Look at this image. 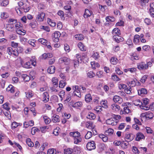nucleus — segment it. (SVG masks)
Masks as SVG:
<instances>
[{
  "label": "nucleus",
  "mask_w": 154,
  "mask_h": 154,
  "mask_svg": "<svg viewBox=\"0 0 154 154\" xmlns=\"http://www.w3.org/2000/svg\"><path fill=\"white\" fill-rule=\"evenodd\" d=\"M61 63H64L65 64L68 65L70 63V59L66 57H62L60 59Z\"/></svg>",
  "instance_id": "nucleus-12"
},
{
  "label": "nucleus",
  "mask_w": 154,
  "mask_h": 154,
  "mask_svg": "<svg viewBox=\"0 0 154 154\" xmlns=\"http://www.w3.org/2000/svg\"><path fill=\"white\" fill-rule=\"evenodd\" d=\"M110 61L112 64L115 65L117 63L118 60L117 58L116 57H113L111 58Z\"/></svg>",
  "instance_id": "nucleus-53"
},
{
  "label": "nucleus",
  "mask_w": 154,
  "mask_h": 154,
  "mask_svg": "<svg viewBox=\"0 0 154 154\" xmlns=\"http://www.w3.org/2000/svg\"><path fill=\"white\" fill-rule=\"evenodd\" d=\"M92 14V11L89 10L88 9H85L84 14L83 15V17L85 18H87L88 17H90Z\"/></svg>",
  "instance_id": "nucleus-19"
},
{
  "label": "nucleus",
  "mask_w": 154,
  "mask_h": 154,
  "mask_svg": "<svg viewBox=\"0 0 154 154\" xmlns=\"http://www.w3.org/2000/svg\"><path fill=\"white\" fill-rule=\"evenodd\" d=\"M134 137V135L132 133H127L125 136V141L128 142H130L132 140Z\"/></svg>",
  "instance_id": "nucleus-8"
},
{
  "label": "nucleus",
  "mask_w": 154,
  "mask_h": 154,
  "mask_svg": "<svg viewBox=\"0 0 154 154\" xmlns=\"http://www.w3.org/2000/svg\"><path fill=\"white\" fill-rule=\"evenodd\" d=\"M40 131V130L38 128L35 127H32L31 130V133L32 135H34L35 134L36 132H38Z\"/></svg>",
  "instance_id": "nucleus-57"
},
{
  "label": "nucleus",
  "mask_w": 154,
  "mask_h": 154,
  "mask_svg": "<svg viewBox=\"0 0 154 154\" xmlns=\"http://www.w3.org/2000/svg\"><path fill=\"white\" fill-rule=\"evenodd\" d=\"M96 117V115L93 113L89 112H88V116L87 117V118L90 120H94Z\"/></svg>",
  "instance_id": "nucleus-30"
},
{
  "label": "nucleus",
  "mask_w": 154,
  "mask_h": 154,
  "mask_svg": "<svg viewBox=\"0 0 154 154\" xmlns=\"http://www.w3.org/2000/svg\"><path fill=\"white\" fill-rule=\"evenodd\" d=\"M78 47L81 51H85L86 50L85 46L82 42H79L78 44Z\"/></svg>",
  "instance_id": "nucleus-45"
},
{
  "label": "nucleus",
  "mask_w": 154,
  "mask_h": 154,
  "mask_svg": "<svg viewBox=\"0 0 154 154\" xmlns=\"http://www.w3.org/2000/svg\"><path fill=\"white\" fill-rule=\"evenodd\" d=\"M18 4L19 7L22 6V8L25 12H28L30 9L28 0H21L18 2Z\"/></svg>",
  "instance_id": "nucleus-2"
},
{
  "label": "nucleus",
  "mask_w": 154,
  "mask_h": 154,
  "mask_svg": "<svg viewBox=\"0 0 154 154\" xmlns=\"http://www.w3.org/2000/svg\"><path fill=\"white\" fill-rule=\"evenodd\" d=\"M6 91L11 93H14L15 91V88L12 85H9L6 88Z\"/></svg>",
  "instance_id": "nucleus-28"
},
{
  "label": "nucleus",
  "mask_w": 154,
  "mask_h": 154,
  "mask_svg": "<svg viewBox=\"0 0 154 154\" xmlns=\"http://www.w3.org/2000/svg\"><path fill=\"white\" fill-rule=\"evenodd\" d=\"M92 57L96 60H97L100 57L99 53L97 52H94Z\"/></svg>",
  "instance_id": "nucleus-55"
},
{
  "label": "nucleus",
  "mask_w": 154,
  "mask_h": 154,
  "mask_svg": "<svg viewBox=\"0 0 154 154\" xmlns=\"http://www.w3.org/2000/svg\"><path fill=\"white\" fill-rule=\"evenodd\" d=\"M43 119L45 123L46 124H49L51 121V119L47 116H44L43 117Z\"/></svg>",
  "instance_id": "nucleus-52"
},
{
  "label": "nucleus",
  "mask_w": 154,
  "mask_h": 154,
  "mask_svg": "<svg viewBox=\"0 0 154 154\" xmlns=\"http://www.w3.org/2000/svg\"><path fill=\"white\" fill-rule=\"evenodd\" d=\"M145 136L143 134L140 132L137 133L136 135L135 140L136 141H139L142 140H144Z\"/></svg>",
  "instance_id": "nucleus-9"
},
{
  "label": "nucleus",
  "mask_w": 154,
  "mask_h": 154,
  "mask_svg": "<svg viewBox=\"0 0 154 154\" xmlns=\"http://www.w3.org/2000/svg\"><path fill=\"white\" fill-rule=\"evenodd\" d=\"M86 148L88 150L90 151L95 149L96 148L95 142L93 140L88 142L86 145Z\"/></svg>",
  "instance_id": "nucleus-6"
},
{
  "label": "nucleus",
  "mask_w": 154,
  "mask_h": 154,
  "mask_svg": "<svg viewBox=\"0 0 154 154\" xmlns=\"http://www.w3.org/2000/svg\"><path fill=\"white\" fill-rule=\"evenodd\" d=\"M9 17L8 13L6 12H2L1 13V17L3 19H6Z\"/></svg>",
  "instance_id": "nucleus-62"
},
{
  "label": "nucleus",
  "mask_w": 154,
  "mask_h": 154,
  "mask_svg": "<svg viewBox=\"0 0 154 154\" xmlns=\"http://www.w3.org/2000/svg\"><path fill=\"white\" fill-rule=\"evenodd\" d=\"M69 135L73 138L79 137L81 136L80 133L78 131L70 132L69 133Z\"/></svg>",
  "instance_id": "nucleus-23"
},
{
  "label": "nucleus",
  "mask_w": 154,
  "mask_h": 154,
  "mask_svg": "<svg viewBox=\"0 0 154 154\" xmlns=\"http://www.w3.org/2000/svg\"><path fill=\"white\" fill-rule=\"evenodd\" d=\"M72 88L73 91V93L75 96L80 97L81 94L79 89V87L78 85H74L72 86Z\"/></svg>",
  "instance_id": "nucleus-5"
},
{
  "label": "nucleus",
  "mask_w": 154,
  "mask_h": 154,
  "mask_svg": "<svg viewBox=\"0 0 154 154\" xmlns=\"http://www.w3.org/2000/svg\"><path fill=\"white\" fill-rule=\"evenodd\" d=\"M87 76L89 78H93L95 76V74L92 71H90L87 73Z\"/></svg>",
  "instance_id": "nucleus-56"
},
{
  "label": "nucleus",
  "mask_w": 154,
  "mask_h": 154,
  "mask_svg": "<svg viewBox=\"0 0 154 154\" xmlns=\"http://www.w3.org/2000/svg\"><path fill=\"white\" fill-rule=\"evenodd\" d=\"M82 105V103L81 102L78 101L72 104V106L74 108H78L79 107H81Z\"/></svg>",
  "instance_id": "nucleus-34"
},
{
  "label": "nucleus",
  "mask_w": 154,
  "mask_h": 154,
  "mask_svg": "<svg viewBox=\"0 0 154 154\" xmlns=\"http://www.w3.org/2000/svg\"><path fill=\"white\" fill-rule=\"evenodd\" d=\"M111 108L114 112H118L120 109V106L116 103L112 104Z\"/></svg>",
  "instance_id": "nucleus-15"
},
{
  "label": "nucleus",
  "mask_w": 154,
  "mask_h": 154,
  "mask_svg": "<svg viewBox=\"0 0 154 154\" xmlns=\"http://www.w3.org/2000/svg\"><path fill=\"white\" fill-rule=\"evenodd\" d=\"M91 65L92 69H96V67L98 68L100 66L98 63H95L94 62H91Z\"/></svg>",
  "instance_id": "nucleus-47"
},
{
  "label": "nucleus",
  "mask_w": 154,
  "mask_h": 154,
  "mask_svg": "<svg viewBox=\"0 0 154 154\" xmlns=\"http://www.w3.org/2000/svg\"><path fill=\"white\" fill-rule=\"evenodd\" d=\"M66 82L65 80H61L60 81L59 84V87L61 88H63L66 85Z\"/></svg>",
  "instance_id": "nucleus-54"
},
{
  "label": "nucleus",
  "mask_w": 154,
  "mask_h": 154,
  "mask_svg": "<svg viewBox=\"0 0 154 154\" xmlns=\"http://www.w3.org/2000/svg\"><path fill=\"white\" fill-rule=\"evenodd\" d=\"M57 14L60 17L62 20H64L65 19L64 12L62 10H59L57 13Z\"/></svg>",
  "instance_id": "nucleus-40"
},
{
  "label": "nucleus",
  "mask_w": 154,
  "mask_h": 154,
  "mask_svg": "<svg viewBox=\"0 0 154 154\" xmlns=\"http://www.w3.org/2000/svg\"><path fill=\"white\" fill-rule=\"evenodd\" d=\"M26 142L28 146L30 147H32L34 146V143L31 141V139L29 138L26 139Z\"/></svg>",
  "instance_id": "nucleus-36"
},
{
  "label": "nucleus",
  "mask_w": 154,
  "mask_h": 154,
  "mask_svg": "<svg viewBox=\"0 0 154 154\" xmlns=\"http://www.w3.org/2000/svg\"><path fill=\"white\" fill-rule=\"evenodd\" d=\"M52 121L54 123L59 122L60 121L59 116L58 115H54L52 117Z\"/></svg>",
  "instance_id": "nucleus-27"
},
{
  "label": "nucleus",
  "mask_w": 154,
  "mask_h": 154,
  "mask_svg": "<svg viewBox=\"0 0 154 154\" xmlns=\"http://www.w3.org/2000/svg\"><path fill=\"white\" fill-rule=\"evenodd\" d=\"M112 33L113 35L112 37L120 35L121 34L120 30L118 28H115L112 31Z\"/></svg>",
  "instance_id": "nucleus-13"
},
{
  "label": "nucleus",
  "mask_w": 154,
  "mask_h": 154,
  "mask_svg": "<svg viewBox=\"0 0 154 154\" xmlns=\"http://www.w3.org/2000/svg\"><path fill=\"white\" fill-rule=\"evenodd\" d=\"M76 40H82L84 38V35L82 34H77L75 35Z\"/></svg>",
  "instance_id": "nucleus-49"
},
{
  "label": "nucleus",
  "mask_w": 154,
  "mask_h": 154,
  "mask_svg": "<svg viewBox=\"0 0 154 154\" xmlns=\"http://www.w3.org/2000/svg\"><path fill=\"white\" fill-rule=\"evenodd\" d=\"M36 59L35 56H32L31 58L30 59V60L31 61V64L32 65L35 66L36 65Z\"/></svg>",
  "instance_id": "nucleus-50"
},
{
  "label": "nucleus",
  "mask_w": 154,
  "mask_h": 154,
  "mask_svg": "<svg viewBox=\"0 0 154 154\" xmlns=\"http://www.w3.org/2000/svg\"><path fill=\"white\" fill-rule=\"evenodd\" d=\"M105 19L106 21L108 22H114L115 20V18L113 16H107Z\"/></svg>",
  "instance_id": "nucleus-51"
},
{
  "label": "nucleus",
  "mask_w": 154,
  "mask_h": 154,
  "mask_svg": "<svg viewBox=\"0 0 154 154\" xmlns=\"http://www.w3.org/2000/svg\"><path fill=\"white\" fill-rule=\"evenodd\" d=\"M73 140L74 144H78L82 141V139L81 137H79L73 138Z\"/></svg>",
  "instance_id": "nucleus-42"
},
{
  "label": "nucleus",
  "mask_w": 154,
  "mask_h": 154,
  "mask_svg": "<svg viewBox=\"0 0 154 154\" xmlns=\"http://www.w3.org/2000/svg\"><path fill=\"white\" fill-rule=\"evenodd\" d=\"M45 14L44 12L38 13L36 17V20L38 23H42L44 20Z\"/></svg>",
  "instance_id": "nucleus-4"
},
{
  "label": "nucleus",
  "mask_w": 154,
  "mask_h": 154,
  "mask_svg": "<svg viewBox=\"0 0 154 154\" xmlns=\"http://www.w3.org/2000/svg\"><path fill=\"white\" fill-rule=\"evenodd\" d=\"M34 125V122L33 120H30L28 122H25L23 123V127L27 128L29 126H32Z\"/></svg>",
  "instance_id": "nucleus-16"
},
{
  "label": "nucleus",
  "mask_w": 154,
  "mask_h": 154,
  "mask_svg": "<svg viewBox=\"0 0 154 154\" xmlns=\"http://www.w3.org/2000/svg\"><path fill=\"white\" fill-rule=\"evenodd\" d=\"M85 125L86 127L90 129H91L92 131H93V130L94 129V126H93V122L91 121H88L86 122Z\"/></svg>",
  "instance_id": "nucleus-25"
},
{
  "label": "nucleus",
  "mask_w": 154,
  "mask_h": 154,
  "mask_svg": "<svg viewBox=\"0 0 154 154\" xmlns=\"http://www.w3.org/2000/svg\"><path fill=\"white\" fill-rule=\"evenodd\" d=\"M111 79L115 82H118L121 80L118 76L116 75L115 73H113L111 77Z\"/></svg>",
  "instance_id": "nucleus-31"
},
{
  "label": "nucleus",
  "mask_w": 154,
  "mask_h": 154,
  "mask_svg": "<svg viewBox=\"0 0 154 154\" xmlns=\"http://www.w3.org/2000/svg\"><path fill=\"white\" fill-rule=\"evenodd\" d=\"M133 103L135 106H139L141 109L143 106H142V102L139 99H136L133 101Z\"/></svg>",
  "instance_id": "nucleus-24"
},
{
  "label": "nucleus",
  "mask_w": 154,
  "mask_h": 154,
  "mask_svg": "<svg viewBox=\"0 0 154 154\" xmlns=\"http://www.w3.org/2000/svg\"><path fill=\"white\" fill-rule=\"evenodd\" d=\"M152 65L151 62H148L146 63L144 62H142L138 64L137 68L140 70H145L147 69L149 67H151Z\"/></svg>",
  "instance_id": "nucleus-3"
},
{
  "label": "nucleus",
  "mask_w": 154,
  "mask_h": 154,
  "mask_svg": "<svg viewBox=\"0 0 154 154\" xmlns=\"http://www.w3.org/2000/svg\"><path fill=\"white\" fill-rule=\"evenodd\" d=\"M47 23L51 27H54L56 25V23L50 18H47Z\"/></svg>",
  "instance_id": "nucleus-32"
},
{
  "label": "nucleus",
  "mask_w": 154,
  "mask_h": 154,
  "mask_svg": "<svg viewBox=\"0 0 154 154\" xmlns=\"http://www.w3.org/2000/svg\"><path fill=\"white\" fill-rule=\"evenodd\" d=\"M55 67L54 66H49L47 69L48 72L50 74H53L55 72Z\"/></svg>",
  "instance_id": "nucleus-35"
},
{
  "label": "nucleus",
  "mask_w": 154,
  "mask_h": 154,
  "mask_svg": "<svg viewBox=\"0 0 154 154\" xmlns=\"http://www.w3.org/2000/svg\"><path fill=\"white\" fill-rule=\"evenodd\" d=\"M121 118V117L120 116L114 115L112 117L107 119L106 121V123L108 125L112 126L116 125L117 124Z\"/></svg>",
  "instance_id": "nucleus-1"
},
{
  "label": "nucleus",
  "mask_w": 154,
  "mask_h": 154,
  "mask_svg": "<svg viewBox=\"0 0 154 154\" xmlns=\"http://www.w3.org/2000/svg\"><path fill=\"white\" fill-rule=\"evenodd\" d=\"M112 100L115 103H118L119 104H121L123 102V99L120 96L117 95H114L112 98Z\"/></svg>",
  "instance_id": "nucleus-11"
},
{
  "label": "nucleus",
  "mask_w": 154,
  "mask_h": 154,
  "mask_svg": "<svg viewBox=\"0 0 154 154\" xmlns=\"http://www.w3.org/2000/svg\"><path fill=\"white\" fill-rule=\"evenodd\" d=\"M15 27L16 29V30L19 29L20 28H23V25L20 23V22H17L16 24L15 25Z\"/></svg>",
  "instance_id": "nucleus-59"
},
{
  "label": "nucleus",
  "mask_w": 154,
  "mask_h": 154,
  "mask_svg": "<svg viewBox=\"0 0 154 154\" xmlns=\"http://www.w3.org/2000/svg\"><path fill=\"white\" fill-rule=\"evenodd\" d=\"M47 154H56V150L54 148L49 149L47 151Z\"/></svg>",
  "instance_id": "nucleus-64"
},
{
  "label": "nucleus",
  "mask_w": 154,
  "mask_h": 154,
  "mask_svg": "<svg viewBox=\"0 0 154 154\" xmlns=\"http://www.w3.org/2000/svg\"><path fill=\"white\" fill-rule=\"evenodd\" d=\"M99 137L104 142H106L108 140V138L106 135L101 134H99Z\"/></svg>",
  "instance_id": "nucleus-39"
},
{
  "label": "nucleus",
  "mask_w": 154,
  "mask_h": 154,
  "mask_svg": "<svg viewBox=\"0 0 154 154\" xmlns=\"http://www.w3.org/2000/svg\"><path fill=\"white\" fill-rule=\"evenodd\" d=\"M52 81L54 86L55 87H57L58 85V79L56 77H54L52 79Z\"/></svg>",
  "instance_id": "nucleus-48"
},
{
  "label": "nucleus",
  "mask_w": 154,
  "mask_h": 154,
  "mask_svg": "<svg viewBox=\"0 0 154 154\" xmlns=\"http://www.w3.org/2000/svg\"><path fill=\"white\" fill-rule=\"evenodd\" d=\"M100 104L101 105V107L104 108H106L108 107L107 106V102L106 100H102L100 102Z\"/></svg>",
  "instance_id": "nucleus-41"
},
{
  "label": "nucleus",
  "mask_w": 154,
  "mask_h": 154,
  "mask_svg": "<svg viewBox=\"0 0 154 154\" xmlns=\"http://www.w3.org/2000/svg\"><path fill=\"white\" fill-rule=\"evenodd\" d=\"M73 149L70 148L64 149V154H72L73 152Z\"/></svg>",
  "instance_id": "nucleus-46"
},
{
  "label": "nucleus",
  "mask_w": 154,
  "mask_h": 154,
  "mask_svg": "<svg viewBox=\"0 0 154 154\" xmlns=\"http://www.w3.org/2000/svg\"><path fill=\"white\" fill-rule=\"evenodd\" d=\"M125 26V22L124 21L122 20H120L115 25L116 26Z\"/></svg>",
  "instance_id": "nucleus-60"
},
{
  "label": "nucleus",
  "mask_w": 154,
  "mask_h": 154,
  "mask_svg": "<svg viewBox=\"0 0 154 154\" xmlns=\"http://www.w3.org/2000/svg\"><path fill=\"white\" fill-rule=\"evenodd\" d=\"M85 100L87 103L90 102L92 100V97L90 94H86L85 96Z\"/></svg>",
  "instance_id": "nucleus-38"
},
{
  "label": "nucleus",
  "mask_w": 154,
  "mask_h": 154,
  "mask_svg": "<svg viewBox=\"0 0 154 154\" xmlns=\"http://www.w3.org/2000/svg\"><path fill=\"white\" fill-rule=\"evenodd\" d=\"M42 101L45 103H46L49 100V96L48 93L47 92H44L43 93Z\"/></svg>",
  "instance_id": "nucleus-18"
},
{
  "label": "nucleus",
  "mask_w": 154,
  "mask_h": 154,
  "mask_svg": "<svg viewBox=\"0 0 154 154\" xmlns=\"http://www.w3.org/2000/svg\"><path fill=\"white\" fill-rule=\"evenodd\" d=\"M92 132L90 131H88L85 136V138L86 139H89L92 137Z\"/></svg>",
  "instance_id": "nucleus-61"
},
{
  "label": "nucleus",
  "mask_w": 154,
  "mask_h": 154,
  "mask_svg": "<svg viewBox=\"0 0 154 154\" xmlns=\"http://www.w3.org/2000/svg\"><path fill=\"white\" fill-rule=\"evenodd\" d=\"M38 41L42 44L45 45L48 42L47 40L43 38H40L38 39Z\"/></svg>",
  "instance_id": "nucleus-58"
},
{
  "label": "nucleus",
  "mask_w": 154,
  "mask_h": 154,
  "mask_svg": "<svg viewBox=\"0 0 154 154\" xmlns=\"http://www.w3.org/2000/svg\"><path fill=\"white\" fill-rule=\"evenodd\" d=\"M38 22L35 20H32L29 24V26L32 29L36 28L38 26Z\"/></svg>",
  "instance_id": "nucleus-21"
},
{
  "label": "nucleus",
  "mask_w": 154,
  "mask_h": 154,
  "mask_svg": "<svg viewBox=\"0 0 154 154\" xmlns=\"http://www.w3.org/2000/svg\"><path fill=\"white\" fill-rule=\"evenodd\" d=\"M149 100L147 98H144L143 99V101L142 102V106H143L142 108H141L142 109H144L146 110L145 109L146 107H148L147 106V105L149 103Z\"/></svg>",
  "instance_id": "nucleus-20"
},
{
  "label": "nucleus",
  "mask_w": 154,
  "mask_h": 154,
  "mask_svg": "<svg viewBox=\"0 0 154 154\" xmlns=\"http://www.w3.org/2000/svg\"><path fill=\"white\" fill-rule=\"evenodd\" d=\"M25 93L26 97L28 98H32L34 95V93L32 91H28Z\"/></svg>",
  "instance_id": "nucleus-37"
},
{
  "label": "nucleus",
  "mask_w": 154,
  "mask_h": 154,
  "mask_svg": "<svg viewBox=\"0 0 154 154\" xmlns=\"http://www.w3.org/2000/svg\"><path fill=\"white\" fill-rule=\"evenodd\" d=\"M133 42L136 44H138L140 42V35H135L134 36Z\"/></svg>",
  "instance_id": "nucleus-43"
},
{
  "label": "nucleus",
  "mask_w": 154,
  "mask_h": 154,
  "mask_svg": "<svg viewBox=\"0 0 154 154\" xmlns=\"http://www.w3.org/2000/svg\"><path fill=\"white\" fill-rule=\"evenodd\" d=\"M149 1V0H137L136 1L135 5H138V2H139L140 5L143 6L146 5V4L148 3Z\"/></svg>",
  "instance_id": "nucleus-22"
},
{
  "label": "nucleus",
  "mask_w": 154,
  "mask_h": 154,
  "mask_svg": "<svg viewBox=\"0 0 154 154\" xmlns=\"http://www.w3.org/2000/svg\"><path fill=\"white\" fill-rule=\"evenodd\" d=\"M60 36V33L58 31L55 32L52 35V39L55 42H57L59 40V38Z\"/></svg>",
  "instance_id": "nucleus-10"
},
{
  "label": "nucleus",
  "mask_w": 154,
  "mask_h": 154,
  "mask_svg": "<svg viewBox=\"0 0 154 154\" xmlns=\"http://www.w3.org/2000/svg\"><path fill=\"white\" fill-rule=\"evenodd\" d=\"M144 23L147 25H150L152 23L151 20L147 18H145L144 20Z\"/></svg>",
  "instance_id": "nucleus-63"
},
{
  "label": "nucleus",
  "mask_w": 154,
  "mask_h": 154,
  "mask_svg": "<svg viewBox=\"0 0 154 154\" xmlns=\"http://www.w3.org/2000/svg\"><path fill=\"white\" fill-rule=\"evenodd\" d=\"M113 39L117 43H119L123 41L124 39L120 35L112 37Z\"/></svg>",
  "instance_id": "nucleus-17"
},
{
  "label": "nucleus",
  "mask_w": 154,
  "mask_h": 154,
  "mask_svg": "<svg viewBox=\"0 0 154 154\" xmlns=\"http://www.w3.org/2000/svg\"><path fill=\"white\" fill-rule=\"evenodd\" d=\"M114 132V130L113 129L109 128L105 131V133L106 135L111 136L113 134Z\"/></svg>",
  "instance_id": "nucleus-29"
},
{
  "label": "nucleus",
  "mask_w": 154,
  "mask_h": 154,
  "mask_svg": "<svg viewBox=\"0 0 154 154\" xmlns=\"http://www.w3.org/2000/svg\"><path fill=\"white\" fill-rule=\"evenodd\" d=\"M16 32L17 34L23 35H25L26 33V31L22 28L16 30Z\"/></svg>",
  "instance_id": "nucleus-33"
},
{
  "label": "nucleus",
  "mask_w": 154,
  "mask_h": 154,
  "mask_svg": "<svg viewBox=\"0 0 154 154\" xmlns=\"http://www.w3.org/2000/svg\"><path fill=\"white\" fill-rule=\"evenodd\" d=\"M0 5L2 6L6 7L9 4L8 0H0Z\"/></svg>",
  "instance_id": "nucleus-44"
},
{
  "label": "nucleus",
  "mask_w": 154,
  "mask_h": 154,
  "mask_svg": "<svg viewBox=\"0 0 154 154\" xmlns=\"http://www.w3.org/2000/svg\"><path fill=\"white\" fill-rule=\"evenodd\" d=\"M32 72H30L29 73V76L25 74H22L21 75L22 78L23 79L24 81L25 82H28L30 80H33L34 78L33 76L31 75Z\"/></svg>",
  "instance_id": "nucleus-7"
},
{
  "label": "nucleus",
  "mask_w": 154,
  "mask_h": 154,
  "mask_svg": "<svg viewBox=\"0 0 154 154\" xmlns=\"http://www.w3.org/2000/svg\"><path fill=\"white\" fill-rule=\"evenodd\" d=\"M147 93V91L146 88H142L138 90V93L139 95H143L146 94Z\"/></svg>",
  "instance_id": "nucleus-26"
},
{
  "label": "nucleus",
  "mask_w": 154,
  "mask_h": 154,
  "mask_svg": "<svg viewBox=\"0 0 154 154\" xmlns=\"http://www.w3.org/2000/svg\"><path fill=\"white\" fill-rule=\"evenodd\" d=\"M142 115L143 116L145 117L146 119H151L153 117V113L150 111L143 113H142Z\"/></svg>",
  "instance_id": "nucleus-14"
}]
</instances>
